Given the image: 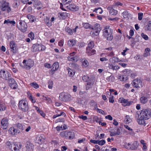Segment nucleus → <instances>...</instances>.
Instances as JSON below:
<instances>
[{
	"label": "nucleus",
	"mask_w": 151,
	"mask_h": 151,
	"mask_svg": "<svg viewBox=\"0 0 151 151\" xmlns=\"http://www.w3.org/2000/svg\"><path fill=\"white\" fill-rule=\"evenodd\" d=\"M103 35L108 40H111L113 39L112 30L109 28V26H106L103 30Z\"/></svg>",
	"instance_id": "nucleus-1"
},
{
	"label": "nucleus",
	"mask_w": 151,
	"mask_h": 151,
	"mask_svg": "<svg viewBox=\"0 0 151 151\" xmlns=\"http://www.w3.org/2000/svg\"><path fill=\"white\" fill-rule=\"evenodd\" d=\"M20 65L23 68L26 69H29L34 65V61L31 59H29L27 60H24L22 63H20Z\"/></svg>",
	"instance_id": "nucleus-2"
},
{
	"label": "nucleus",
	"mask_w": 151,
	"mask_h": 151,
	"mask_svg": "<svg viewBox=\"0 0 151 151\" xmlns=\"http://www.w3.org/2000/svg\"><path fill=\"white\" fill-rule=\"evenodd\" d=\"M142 118L145 120L148 119L151 117V110L149 109H145L142 110L140 114Z\"/></svg>",
	"instance_id": "nucleus-3"
},
{
	"label": "nucleus",
	"mask_w": 151,
	"mask_h": 151,
	"mask_svg": "<svg viewBox=\"0 0 151 151\" xmlns=\"http://www.w3.org/2000/svg\"><path fill=\"white\" fill-rule=\"evenodd\" d=\"M19 107L20 109L24 112L27 111L29 109L27 103L23 100L19 101Z\"/></svg>",
	"instance_id": "nucleus-4"
},
{
	"label": "nucleus",
	"mask_w": 151,
	"mask_h": 151,
	"mask_svg": "<svg viewBox=\"0 0 151 151\" xmlns=\"http://www.w3.org/2000/svg\"><path fill=\"white\" fill-rule=\"evenodd\" d=\"M17 26L18 29L23 32H26L27 27L26 23L24 21H20Z\"/></svg>",
	"instance_id": "nucleus-5"
},
{
	"label": "nucleus",
	"mask_w": 151,
	"mask_h": 151,
	"mask_svg": "<svg viewBox=\"0 0 151 151\" xmlns=\"http://www.w3.org/2000/svg\"><path fill=\"white\" fill-rule=\"evenodd\" d=\"M1 9L3 11H6L8 13L10 12L11 11V9L10 7L9 3L4 2L0 6Z\"/></svg>",
	"instance_id": "nucleus-6"
},
{
	"label": "nucleus",
	"mask_w": 151,
	"mask_h": 151,
	"mask_svg": "<svg viewBox=\"0 0 151 151\" xmlns=\"http://www.w3.org/2000/svg\"><path fill=\"white\" fill-rule=\"evenodd\" d=\"M70 97L71 96L69 94H65L64 93H61L59 96L60 99L63 101H69Z\"/></svg>",
	"instance_id": "nucleus-7"
},
{
	"label": "nucleus",
	"mask_w": 151,
	"mask_h": 151,
	"mask_svg": "<svg viewBox=\"0 0 151 151\" xmlns=\"http://www.w3.org/2000/svg\"><path fill=\"white\" fill-rule=\"evenodd\" d=\"M0 75L2 78L6 80H8L11 77V75L8 72L5 70H1L0 71Z\"/></svg>",
	"instance_id": "nucleus-8"
},
{
	"label": "nucleus",
	"mask_w": 151,
	"mask_h": 151,
	"mask_svg": "<svg viewBox=\"0 0 151 151\" xmlns=\"http://www.w3.org/2000/svg\"><path fill=\"white\" fill-rule=\"evenodd\" d=\"M125 145L127 149L134 150L136 149L137 147L138 144L137 142L134 141L132 144L128 143L126 144Z\"/></svg>",
	"instance_id": "nucleus-9"
},
{
	"label": "nucleus",
	"mask_w": 151,
	"mask_h": 151,
	"mask_svg": "<svg viewBox=\"0 0 151 151\" xmlns=\"http://www.w3.org/2000/svg\"><path fill=\"white\" fill-rule=\"evenodd\" d=\"M1 127L4 129H6L7 128L8 125V119L6 118H4L1 121Z\"/></svg>",
	"instance_id": "nucleus-10"
},
{
	"label": "nucleus",
	"mask_w": 151,
	"mask_h": 151,
	"mask_svg": "<svg viewBox=\"0 0 151 151\" xmlns=\"http://www.w3.org/2000/svg\"><path fill=\"white\" fill-rule=\"evenodd\" d=\"M66 7L68 9L73 12L78 11L79 9L78 6H76L74 4H69L68 6H67Z\"/></svg>",
	"instance_id": "nucleus-11"
},
{
	"label": "nucleus",
	"mask_w": 151,
	"mask_h": 151,
	"mask_svg": "<svg viewBox=\"0 0 151 151\" xmlns=\"http://www.w3.org/2000/svg\"><path fill=\"white\" fill-rule=\"evenodd\" d=\"M133 85L136 88H138L142 86V82L140 79H135L132 81Z\"/></svg>",
	"instance_id": "nucleus-12"
},
{
	"label": "nucleus",
	"mask_w": 151,
	"mask_h": 151,
	"mask_svg": "<svg viewBox=\"0 0 151 151\" xmlns=\"http://www.w3.org/2000/svg\"><path fill=\"white\" fill-rule=\"evenodd\" d=\"M10 47L11 49V51L13 53H16L17 52V49L16 47V45L13 41H11L10 42Z\"/></svg>",
	"instance_id": "nucleus-13"
},
{
	"label": "nucleus",
	"mask_w": 151,
	"mask_h": 151,
	"mask_svg": "<svg viewBox=\"0 0 151 151\" xmlns=\"http://www.w3.org/2000/svg\"><path fill=\"white\" fill-rule=\"evenodd\" d=\"M9 132L10 134L14 135L15 134L17 133H20V132L19 130L14 129V127H11L9 129Z\"/></svg>",
	"instance_id": "nucleus-14"
},
{
	"label": "nucleus",
	"mask_w": 151,
	"mask_h": 151,
	"mask_svg": "<svg viewBox=\"0 0 151 151\" xmlns=\"http://www.w3.org/2000/svg\"><path fill=\"white\" fill-rule=\"evenodd\" d=\"M59 63L58 62H55L52 65V68L50 70V72L53 74L54 72L56 70L59 68Z\"/></svg>",
	"instance_id": "nucleus-15"
},
{
	"label": "nucleus",
	"mask_w": 151,
	"mask_h": 151,
	"mask_svg": "<svg viewBox=\"0 0 151 151\" xmlns=\"http://www.w3.org/2000/svg\"><path fill=\"white\" fill-rule=\"evenodd\" d=\"M110 136H114L116 135H119L120 134L121 131L120 129L119 128H117L115 129L113 132L110 131Z\"/></svg>",
	"instance_id": "nucleus-16"
},
{
	"label": "nucleus",
	"mask_w": 151,
	"mask_h": 151,
	"mask_svg": "<svg viewBox=\"0 0 151 151\" xmlns=\"http://www.w3.org/2000/svg\"><path fill=\"white\" fill-rule=\"evenodd\" d=\"M26 151H32L33 149V145L30 142H27L26 144Z\"/></svg>",
	"instance_id": "nucleus-17"
},
{
	"label": "nucleus",
	"mask_w": 151,
	"mask_h": 151,
	"mask_svg": "<svg viewBox=\"0 0 151 151\" xmlns=\"http://www.w3.org/2000/svg\"><path fill=\"white\" fill-rule=\"evenodd\" d=\"M120 102L122 103V105L124 106H129L130 104V103L129 101L125 99H122L121 100Z\"/></svg>",
	"instance_id": "nucleus-18"
},
{
	"label": "nucleus",
	"mask_w": 151,
	"mask_h": 151,
	"mask_svg": "<svg viewBox=\"0 0 151 151\" xmlns=\"http://www.w3.org/2000/svg\"><path fill=\"white\" fill-rule=\"evenodd\" d=\"M68 138L70 139H73L75 137V135L73 132H68Z\"/></svg>",
	"instance_id": "nucleus-19"
},
{
	"label": "nucleus",
	"mask_w": 151,
	"mask_h": 151,
	"mask_svg": "<svg viewBox=\"0 0 151 151\" xmlns=\"http://www.w3.org/2000/svg\"><path fill=\"white\" fill-rule=\"evenodd\" d=\"M109 69L113 70H117L120 68V67L118 65H114L112 64H109Z\"/></svg>",
	"instance_id": "nucleus-20"
},
{
	"label": "nucleus",
	"mask_w": 151,
	"mask_h": 151,
	"mask_svg": "<svg viewBox=\"0 0 151 151\" xmlns=\"http://www.w3.org/2000/svg\"><path fill=\"white\" fill-rule=\"evenodd\" d=\"M109 60L110 62H112V63H115L116 62H118L121 61L119 58L117 57H114L112 58H111Z\"/></svg>",
	"instance_id": "nucleus-21"
},
{
	"label": "nucleus",
	"mask_w": 151,
	"mask_h": 151,
	"mask_svg": "<svg viewBox=\"0 0 151 151\" xmlns=\"http://www.w3.org/2000/svg\"><path fill=\"white\" fill-rule=\"evenodd\" d=\"M145 119L142 118L141 116L139 115V118L137 119V122L139 124H143L145 123Z\"/></svg>",
	"instance_id": "nucleus-22"
},
{
	"label": "nucleus",
	"mask_w": 151,
	"mask_h": 151,
	"mask_svg": "<svg viewBox=\"0 0 151 151\" xmlns=\"http://www.w3.org/2000/svg\"><path fill=\"white\" fill-rule=\"evenodd\" d=\"M144 29L146 31L151 32V23H148L147 24L145 27Z\"/></svg>",
	"instance_id": "nucleus-23"
},
{
	"label": "nucleus",
	"mask_w": 151,
	"mask_h": 151,
	"mask_svg": "<svg viewBox=\"0 0 151 151\" xmlns=\"http://www.w3.org/2000/svg\"><path fill=\"white\" fill-rule=\"evenodd\" d=\"M150 50L149 48H147L145 50V53L143 54V56L144 57H147L150 55Z\"/></svg>",
	"instance_id": "nucleus-24"
},
{
	"label": "nucleus",
	"mask_w": 151,
	"mask_h": 151,
	"mask_svg": "<svg viewBox=\"0 0 151 151\" xmlns=\"http://www.w3.org/2000/svg\"><path fill=\"white\" fill-rule=\"evenodd\" d=\"M68 132V131L61 132L60 134V136L62 137H64L65 138L67 139Z\"/></svg>",
	"instance_id": "nucleus-25"
},
{
	"label": "nucleus",
	"mask_w": 151,
	"mask_h": 151,
	"mask_svg": "<svg viewBox=\"0 0 151 151\" xmlns=\"http://www.w3.org/2000/svg\"><path fill=\"white\" fill-rule=\"evenodd\" d=\"M140 100L141 103L145 104L147 101V98L145 96H142L140 98Z\"/></svg>",
	"instance_id": "nucleus-26"
},
{
	"label": "nucleus",
	"mask_w": 151,
	"mask_h": 151,
	"mask_svg": "<svg viewBox=\"0 0 151 151\" xmlns=\"http://www.w3.org/2000/svg\"><path fill=\"white\" fill-rule=\"evenodd\" d=\"M6 108L5 104L3 102L0 101V111H3Z\"/></svg>",
	"instance_id": "nucleus-27"
},
{
	"label": "nucleus",
	"mask_w": 151,
	"mask_h": 151,
	"mask_svg": "<svg viewBox=\"0 0 151 151\" xmlns=\"http://www.w3.org/2000/svg\"><path fill=\"white\" fill-rule=\"evenodd\" d=\"M17 127L21 130L22 131H23L24 129V126H23L21 124L18 123L17 124Z\"/></svg>",
	"instance_id": "nucleus-28"
},
{
	"label": "nucleus",
	"mask_w": 151,
	"mask_h": 151,
	"mask_svg": "<svg viewBox=\"0 0 151 151\" xmlns=\"http://www.w3.org/2000/svg\"><path fill=\"white\" fill-rule=\"evenodd\" d=\"M76 43V41L73 40H69L68 41V44L70 47H72Z\"/></svg>",
	"instance_id": "nucleus-29"
},
{
	"label": "nucleus",
	"mask_w": 151,
	"mask_h": 151,
	"mask_svg": "<svg viewBox=\"0 0 151 151\" xmlns=\"http://www.w3.org/2000/svg\"><path fill=\"white\" fill-rule=\"evenodd\" d=\"M94 46V42L92 41H91L88 44V47L87 48V50H88V48L89 49V50H90V49H92L93 47Z\"/></svg>",
	"instance_id": "nucleus-30"
},
{
	"label": "nucleus",
	"mask_w": 151,
	"mask_h": 151,
	"mask_svg": "<svg viewBox=\"0 0 151 151\" xmlns=\"http://www.w3.org/2000/svg\"><path fill=\"white\" fill-rule=\"evenodd\" d=\"M83 27L86 29L90 28L91 29H93V27H90V25L88 23H84L83 24Z\"/></svg>",
	"instance_id": "nucleus-31"
},
{
	"label": "nucleus",
	"mask_w": 151,
	"mask_h": 151,
	"mask_svg": "<svg viewBox=\"0 0 151 151\" xmlns=\"http://www.w3.org/2000/svg\"><path fill=\"white\" fill-rule=\"evenodd\" d=\"M45 22L46 24L48 27H50L52 25V24L51 22H50L49 18L46 17L45 19Z\"/></svg>",
	"instance_id": "nucleus-32"
},
{
	"label": "nucleus",
	"mask_w": 151,
	"mask_h": 151,
	"mask_svg": "<svg viewBox=\"0 0 151 151\" xmlns=\"http://www.w3.org/2000/svg\"><path fill=\"white\" fill-rule=\"evenodd\" d=\"M109 13L111 15H116L117 13V11L116 10L112 8L109 11Z\"/></svg>",
	"instance_id": "nucleus-33"
},
{
	"label": "nucleus",
	"mask_w": 151,
	"mask_h": 151,
	"mask_svg": "<svg viewBox=\"0 0 151 151\" xmlns=\"http://www.w3.org/2000/svg\"><path fill=\"white\" fill-rule=\"evenodd\" d=\"M65 31L69 34L72 35L73 34V31L70 28L68 27H66L65 28Z\"/></svg>",
	"instance_id": "nucleus-34"
},
{
	"label": "nucleus",
	"mask_w": 151,
	"mask_h": 151,
	"mask_svg": "<svg viewBox=\"0 0 151 151\" xmlns=\"http://www.w3.org/2000/svg\"><path fill=\"white\" fill-rule=\"evenodd\" d=\"M93 12H96L98 14H101L102 12V10L100 7H98L97 8H96Z\"/></svg>",
	"instance_id": "nucleus-35"
},
{
	"label": "nucleus",
	"mask_w": 151,
	"mask_h": 151,
	"mask_svg": "<svg viewBox=\"0 0 151 151\" xmlns=\"http://www.w3.org/2000/svg\"><path fill=\"white\" fill-rule=\"evenodd\" d=\"M14 144L11 143L10 142L8 141L6 143V145L8 148H9L10 149H12L13 146Z\"/></svg>",
	"instance_id": "nucleus-36"
},
{
	"label": "nucleus",
	"mask_w": 151,
	"mask_h": 151,
	"mask_svg": "<svg viewBox=\"0 0 151 151\" xmlns=\"http://www.w3.org/2000/svg\"><path fill=\"white\" fill-rule=\"evenodd\" d=\"M27 17L29 19V21L32 22H33L34 21V17L33 16L29 14L27 15Z\"/></svg>",
	"instance_id": "nucleus-37"
},
{
	"label": "nucleus",
	"mask_w": 151,
	"mask_h": 151,
	"mask_svg": "<svg viewBox=\"0 0 151 151\" xmlns=\"http://www.w3.org/2000/svg\"><path fill=\"white\" fill-rule=\"evenodd\" d=\"M131 119L129 117L128 115L126 116L125 119L124 121V122L126 123H129L131 122Z\"/></svg>",
	"instance_id": "nucleus-38"
},
{
	"label": "nucleus",
	"mask_w": 151,
	"mask_h": 151,
	"mask_svg": "<svg viewBox=\"0 0 151 151\" xmlns=\"http://www.w3.org/2000/svg\"><path fill=\"white\" fill-rule=\"evenodd\" d=\"M65 113L63 112H61L60 114H57L56 115H54L53 117V119H55L57 117L60 116L61 115H63L65 116Z\"/></svg>",
	"instance_id": "nucleus-39"
},
{
	"label": "nucleus",
	"mask_w": 151,
	"mask_h": 151,
	"mask_svg": "<svg viewBox=\"0 0 151 151\" xmlns=\"http://www.w3.org/2000/svg\"><path fill=\"white\" fill-rule=\"evenodd\" d=\"M10 87L13 89H15L17 88L18 86L16 82L14 83H12L9 85Z\"/></svg>",
	"instance_id": "nucleus-40"
},
{
	"label": "nucleus",
	"mask_w": 151,
	"mask_h": 151,
	"mask_svg": "<svg viewBox=\"0 0 151 151\" xmlns=\"http://www.w3.org/2000/svg\"><path fill=\"white\" fill-rule=\"evenodd\" d=\"M106 143V141L104 140H98V144L100 145H103Z\"/></svg>",
	"instance_id": "nucleus-41"
},
{
	"label": "nucleus",
	"mask_w": 151,
	"mask_h": 151,
	"mask_svg": "<svg viewBox=\"0 0 151 151\" xmlns=\"http://www.w3.org/2000/svg\"><path fill=\"white\" fill-rule=\"evenodd\" d=\"M82 79L85 82L88 81L89 79V78L87 75H84L82 77Z\"/></svg>",
	"instance_id": "nucleus-42"
},
{
	"label": "nucleus",
	"mask_w": 151,
	"mask_h": 151,
	"mask_svg": "<svg viewBox=\"0 0 151 151\" xmlns=\"http://www.w3.org/2000/svg\"><path fill=\"white\" fill-rule=\"evenodd\" d=\"M31 86L35 88H39V85L36 83H32L30 84Z\"/></svg>",
	"instance_id": "nucleus-43"
},
{
	"label": "nucleus",
	"mask_w": 151,
	"mask_h": 151,
	"mask_svg": "<svg viewBox=\"0 0 151 151\" xmlns=\"http://www.w3.org/2000/svg\"><path fill=\"white\" fill-rule=\"evenodd\" d=\"M114 96L112 95H109V101L110 102L113 103L114 102Z\"/></svg>",
	"instance_id": "nucleus-44"
},
{
	"label": "nucleus",
	"mask_w": 151,
	"mask_h": 151,
	"mask_svg": "<svg viewBox=\"0 0 151 151\" xmlns=\"http://www.w3.org/2000/svg\"><path fill=\"white\" fill-rule=\"evenodd\" d=\"M33 4L35 6H36L42 5L41 2L40 1H38V0L36 2H34Z\"/></svg>",
	"instance_id": "nucleus-45"
},
{
	"label": "nucleus",
	"mask_w": 151,
	"mask_h": 151,
	"mask_svg": "<svg viewBox=\"0 0 151 151\" xmlns=\"http://www.w3.org/2000/svg\"><path fill=\"white\" fill-rule=\"evenodd\" d=\"M8 80V82L9 85L12 83H14L16 82L14 79L10 78Z\"/></svg>",
	"instance_id": "nucleus-46"
},
{
	"label": "nucleus",
	"mask_w": 151,
	"mask_h": 151,
	"mask_svg": "<svg viewBox=\"0 0 151 151\" xmlns=\"http://www.w3.org/2000/svg\"><path fill=\"white\" fill-rule=\"evenodd\" d=\"M141 36L145 40H147L149 39V37L148 36L143 33H141Z\"/></svg>",
	"instance_id": "nucleus-47"
},
{
	"label": "nucleus",
	"mask_w": 151,
	"mask_h": 151,
	"mask_svg": "<svg viewBox=\"0 0 151 151\" xmlns=\"http://www.w3.org/2000/svg\"><path fill=\"white\" fill-rule=\"evenodd\" d=\"M82 63L83 65L85 67H86L88 65V62L86 60L84 59L83 61H82Z\"/></svg>",
	"instance_id": "nucleus-48"
},
{
	"label": "nucleus",
	"mask_w": 151,
	"mask_h": 151,
	"mask_svg": "<svg viewBox=\"0 0 151 151\" xmlns=\"http://www.w3.org/2000/svg\"><path fill=\"white\" fill-rule=\"evenodd\" d=\"M48 87L49 88H51L52 87L53 82L52 81L50 80L48 82Z\"/></svg>",
	"instance_id": "nucleus-49"
},
{
	"label": "nucleus",
	"mask_w": 151,
	"mask_h": 151,
	"mask_svg": "<svg viewBox=\"0 0 151 151\" xmlns=\"http://www.w3.org/2000/svg\"><path fill=\"white\" fill-rule=\"evenodd\" d=\"M95 33H94V32H93L91 31V33H92L93 34H94V35L96 36H97L99 34L100 31L101 30L100 28H98V29H97V30H95Z\"/></svg>",
	"instance_id": "nucleus-50"
},
{
	"label": "nucleus",
	"mask_w": 151,
	"mask_h": 151,
	"mask_svg": "<svg viewBox=\"0 0 151 151\" xmlns=\"http://www.w3.org/2000/svg\"><path fill=\"white\" fill-rule=\"evenodd\" d=\"M28 36L32 40L34 38V34L33 33L31 32L28 34Z\"/></svg>",
	"instance_id": "nucleus-51"
},
{
	"label": "nucleus",
	"mask_w": 151,
	"mask_h": 151,
	"mask_svg": "<svg viewBox=\"0 0 151 151\" xmlns=\"http://www.w3.org/2000/svg\"><path fill=\"white\" fill-rule=\"evenodd\" d=\"M122 15L124 18H126L128 17L129 14L128 12L127 11H125L122 13Z\"/></svg>",
	"instance_id": "nucleus-52"
},
{
	"label": "nucleus",
	"mask_w": 151,
	"mask_h": 151,
	"mask_svg": "<svg viewBox=\"0 0 151 151\" xmlns=\"http://www.w3.org/2000/svg\"><path fill=\"white\" fill-rule=\"evenodd\" d=\"M86 84L87 85H88L90 86H92L93 85V83L92 82L91 79H89L88 81Z\"/></svg>",
	"instance_id": "nucleus-53"
},
{
	"label": "nucleus",
	"mask_w": 151,
	"mask_h": 151,
	"mask_svg": "<svg viewBox=\"0 0 151 151\" xmlns=\"http://www.w3.org/2000/svg\"><path fill=\"white\" fill-rule=\"evenodd\" d=\"M143 13H139L138 14V19L139 20L142 19Z\"/></svg>",
	"instance_id": "nucleus-54"
},
{
	"label": "nucleus",
	"mask_w": 151,
	"mask_h": 151,
	"mask_svg": "<svg viewBox=\"0 0 151 151\" xmlns=\"http://www.w3.org/2000/svg\"><path fill=\"white\" fill-rule=\"evenodd\" d=\"M29 99L33 103L35 102L36 101L34 98L31 95L29 97Z\"/></svg>",
	"instance_id": "nucleus-55"
},
{
	"label": "nucleus",
	"mask_w": 151,
	"mask_h": 151,
	"mask_svg": "<svg viewBox=\"0 0 151 151\" xmlns=\"http://www.w3.org/2000/svg\"><path fill=\"white\" fill-rule=\"evenodd\" d=\"M65 122V120L64 118H61V119H58L56 120L55 121V123H57L58 122Z\"/></svg>",
	"instance_id": "nucleus-56"
},
{
	"label": "nucleus",
	"mask_w": 151,
	"mask_h": 151,
	"mask_svg": "<svg viewBox=\"0 0 151 151\" xmlns=\"http://www.w3.org/2000/svg\"><path fill=\"white\" fill-rule=\"evenodd\" d=\"M72 0H62L63 3L64 4H69L71 2Z\"/></svg>",
	"instance_id": "nucleus-57"
},
{
	"label": "nucleus",
	"mask_w": 151,
	"mask_h": 151,
	"mask_svg": "<svg viewBox=\"0 0 151 151\" xmlns=\"http://www.w3.org/2000/svg\"><path fill=\"white\" fill-rule=\"evenodd\" d=\"M79 117L80 119H81L84 120H85L87 119V117L86 116L81 115L79 116Z\"/></svg>",
	"instance_id": "nucleus-58"
},
{
	"label": "nucleus",
	"mask_w": 151,
	"mask_h": 151,
	"mask_svg": "<svg viewBox=\"0 0 151 151\" xmlns=\"http://www.w3.org/2000/svg\"><path fill=\"white\" fill-rule=\"evenodd\" d=\"M18 145L17 144H14L13 147H14V150L15 151H16L18 150Z\"/></svg>",
	"instance_id": "nucleus-59"
},
{
	"label": "nucleus",
	"mask_w": 151,
	"mask_h": 151,
	"mask_svg": "<svg viewBox=\"0 0 151 151\" xmlns=\"http://www.w3.org/2000/svg\"><path fill=\"white\" fill-rule=\"evenodd\" d=\"M94 28L95 30H97L98 28H100L99 24H96L94 25Z\"/></svg>",
	"instance_id": "nucleus-60"
},
{
	"label": "nucleus",
	"mask_w": 151,
	"mask_h": 151,
	"mask_svg": "<svg viewBox=\"0 0 151 151\" xmlns=\"http://www.w3.org/2000/svg\"><path fill=\"white\" fill-rule=\"evenodd\" d=\"M39 48H40V49L39 50L40 51L44 50L45 49V47L43 45H40L39 47Z\"/></svg>",
	"instance_id": "nucleus-61"
},
{
	"label": "nucleus",
	"mask_w": 151,
	"mask_h": 151,
	"mask_svg": "<svg viewBox=\"0 0 151 151\" xmlns=\"http://www.w3.org/2000/svg\"><path fill=\"white\" fill-rule=\"evenodd\" d=\"M105 118L106 119H108L110 120H112L113 118L110 115H108L105 116Z\"/></svg>",
	"instance_id": "nucleus-62"
},
{
	"label": "nucleus",
	"mask_w": 151,
	"mask_h": 151,
	"mask_svg": "<svg viewBox=\"0 0 151 151\" xmlns=\"http://www.w3.org/2000/svg\"><path fill=\"white\" fill-rule=\"evenodd\" d=\"M72 71V70L70 69L69 70H68V74L70 76H71L74 75V74H73Z\"/></svg>",
	"instance_id": "nucleus-63"
},
{
	"label": "nucleus",
	"mask_w": 151,
	"mask_h": 151,
	"mask_svg": "<svg viewBox=\"0 0 151 151\" xmlns=\"http://www.w3.org/2000/svg\"><path fill=\"white\" fill-rule=\"evenodd\" d=\"M99 0H91V3L94 4H96L97 3L99 2Z\"/></svg>",
	"instance_id": "nucleus-64"
}]
</instances>
